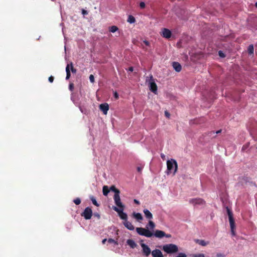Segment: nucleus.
<instances>
[{
  "label": "nucleus",
  "instance_id": "1",
  "mask_svg": "<svg viewBox=\"0 0 257 257\" xmlns=\"http://www.w3.org/2000/svg\"><path fill=\"white\" fill-rule=\"evenodd\" d=\"M155 224L151 220L146 225V237H151L155 236L157 238H162L164 237L169 238L170 234H166L165 232L160 230H155Z\"/></svg>",
  "mask_w": 257,
  "mask_h": 257
},
{
  "label": "nucleus",
  "instance_id": "2",
  "mask_svg": "<svg viewBox=\"0 0 257 257\" xmlns=\"http://www.w3.org/2000/svg\"><path fill=\"white\" fill-rule=\"evenodd\" d=\"M227 213L228 215L231 235L232 236H235L236 235V225L231 210H227Z\"/></svg>",
  "mask_w": 257,
  "mask_h": 257
},
{
  "label": "nucleus",
  "instance_id": "3",
  "mask_svg": "<svg viewBox=\"0 0 257 257\" xmlns=\"http://www.w3.org/2000/svg\"><path fill=\"white\" fill-rule=\"evenodd\" d=\"M168 174L173 173L174 175L178 169V165L176 160L171 159L167 162Z\"/></svg>",
  "mask_w": 257,
  "mask_h": 257
},
{
  "label": "nucleus",
  "instance_id": "4",
  "mask_svg": "<svg viewBox=\"0 0 257 257\" xmlns=\"http://www.w3.org/2000/svg\"><path fill=\"white\" fill-rule=\"evenodd\" d=\"M162 249L168 254L174 253L178 251V247L177 245L170 243L164 245Z\"/></svg>",
  "mask_w": 257,
  "mask_h": 257
},
{
  "label": "nucleus",
  "instance_id": "5",
  "mask_svg": "<svg viewBox=\"0 0 257 257\" xmlns=\"http://www.w3.org/2000/svg\"><path fill=\"white\" fill-rule=\"evenodd\" d=\"M149 88L151 91L154 94H157L158 87L154 79H151L149 81Z\"/></svg>",
  "mask_w": 257,
  "mask_h": 257
},
{
  "label": "nucleus",
  "instance_id": "6",
  "mask_svg": "<svg viewBox=\"0 0 257 257\" xmlns=\"http://www.w3.org/2000/svg\"><path fill=\"white\" fill-rule=\"evenodd\" d=\"M113 199L114 201L115 204L120 209H124V206L122 204L121 202L119 194H114L113 196Z\"/></svg>",
  "mask_w": 257,
  "mask_h": 257
},
{
  "label": "nucleus",
  "instance_id": "7",
  "mask_svg": "<svg viewBox=\"0 0 257 257\" xmlns=\"http://www.w3.org/2000/svg\"><path fill=\"white\" fill-rule=\"evenodd\" d=\"M190 203L194 204V207H198L197 205H202L205 204V201L201 198L193 199L190 201Z\"/></svg>",
  "mask_w": 257,
  "mask_h": 257
},
{
  "label": "nucleus",
  "instance_id": "8",
  "mask_svg": "<svg viewBox=\"0 0 257 257\" xmlns=\"http://www.w3.org/2000/svg\"><path fill=\"white\" fill-rule=\"evenodd\" d=\"M92 215V210H84L83 212L81 213V216H83L86 219H90Z\"/></svg>",
  "mask_w": 257,
  "mask_h": 257
},
{
  "label": "nucleus",
  "instance_id": "9",
  "mask_svg": "<svg viewBox=\"0 0 257 257\" xmlns=\"http://www.w3.org/2000/svg\"><path fill=\"white\" fill-rule=\"evenodd\" d=\"M172 33L170 30L166 28L162 29V36L165 38L169 39L171 37Z\"/></svg>",
  "mask_w": 257,
  "mask_h": 257
},
{
  "label": "nucleus",
  "instance_id": "10",
  "mask_svg": "<svg viewBox=\"0 0 257 257\" xmlns=\"http://www.w3.org/2000/svg\"><path fill=\"white\" fill-rule=\"evenodd\" d=\"M99 109L102 111L104 114H106L109 109V105L107 103H104L100 104Z\"/></svg>",
  "mask_w": 257,
  "mask_h": 257
},
{
  "label": "nucleus",
  "instance_id": "11",
  "mask_svg": "<svg viewBox=\"0 0 257 257\" xmlns=\"http://www.w3.org/2000/svg\"><path fill=\"white\" fill-rule=\"evenodd\" d=\"M115 210L118 213V216L121 219L124 220V221L127 220V215L125 213L123 212V210Z\"/></svg>",
  "mask_w": 257,
  "mask_h": 257
},
{
  "label": "nucleus",
  "instance_id": "12",
  "mask_svg": "<svg viewBox=\"0 0 257 257\" xmlns=\"http://www.w3.org/2000/svg\"><path fill=\"white\" fill-rule=\"evenodd\" d=\"M172 66L176 72H179L181 71L182 66L179 63L177 62H173L172 63Z\"/></svg>",
  "mask_w": 257,
  "mask_h": 257
},
{
  "label": "nucleus",
  "instance_id": "13",
  "mask_svg": "<svg viewBox=\"0 0 257 257\" xmlns=\"http://www.w3.org/2000/svg\"><path fill=\"white\" fill-rule=\"evenodd\" d=\"M152 255L153 257H164L161 251L158 249H156L152 251Z\"/></svg>",
  "mask_w": 257,
  "mask_h": 257
},
{
  "label": "nucleus",
  "instance_id": "14",
  "mask_svg": "<svg viewBox=\"0 0 257 257\" xmlns=\"http://www.w3.org/2000/svg\"><path fill=\"white\" fill-rule=\"evenodd\" d=\"M123 224L125 227L130 230H133L135 229V227L133 224L127 220L123 222Z\"/></svg>",
  "mask_w": 257,
  "mask_h": 257
},
{
  "label": "nucleus",
  "instance_id": "15",
  "mask_svg": "<svg viewBox=\"0 0 257 257\" xmlns=\"http://www.w3.org/2000/svg\"><path fill=\"white\" fill-rule=\"evenodd\" d=\"M126 242L127 244L132 248H134L137 246V244L133 239H128Z\"/></svg>",
  "mask_w": 257,
  "mask_h": 257
},
{
  "label": "nucleus",
  "instance_id": "16",
  "mask_svg": "<svg viewBox=\"0 0 257 257\" xmlns=\"http://www.w3.org/2000/svg\"><path fill=\"white\" fill-rule=\"evenodd\" d=\"M109 192H110V190L107 186L104 185L103 186L102 193H103V195L104 196H107V195Z\"/></svg>",
  "mask_w": 257,
  "mask_h": 257
},
{
  "label": "nucleus",
  "instance_id": "17",
  "mask_svg": "<svg viewBox=\"0 0 257 257\" xmlns=\"http://www.w3.org/2000/svg\"><path fill=\"white\" fill-rule=\"evenodd\" d=\"M195 242L196 243H198L199 245L203 246L207 245L209 243L208 242H206L204 240H200V239H196L195 240Z\"/></svg>",
  "mask_w": 257,
  "mask_h": 257
},
{
  "label": "nucleus",
  "instance_id": "18",
  "mask_svg": "<svg viewBox=\"0 0 257 257\" xmlns=\"http://www.w3.org/2000/svg\"><path fill=\"white\" fill-rule=\"evenodd\" d=\"M66 79L68 80L71 77L70 70L69 69V65H67L66 67Z\"/></svg>",
  "mask_w": 257,
  "mask_h": 257
},
{
  "label": "nucleus",
  "instance_id": "19",
  "mask_svg": "<svg viewBox=\"0 0 257 257\" xmlns=\"http://www.w3.org/2000/svg\"><path fill=\"white\" fill-rule=\"evenodd\" d=\"M109 189L110 191L114 192V194H120V191L117 189L114 185L111 186Z\"/></svg>",
  "mask_w": 257,
  "mask_h": 257
},
{
  "label": "nucleus",
  "instance_id": "20",
  "mask_svg": "<svg viewBox=\"0 0 257 257\" xmlns=\"http://www.w3.org/2000/svg\"><path fill=\"white\" fill-rule=\"evenodd\" d=\"M137 232L141 235H145V228L142 227H137Z\"/></svg>",
  "mask_w": 257,
  "mask_h": 257
},
{
  "label": "nucleus",
  "instance_id": "21",
  "mask_svg": "<svg viewBox=\"0 0 257 257\" xmlns=\"http://www.w3.org/2000/svg\"><path fill=\"white\" fill-rule=\"evenodd\" d=\"M136 21L135 18L132 15H129L127 20V22L130 24L134 23Z\"/></svg>",
  "mask_w": 257,
  "mask_h": 257
},
{
  "label": "nucleus",
  "instance_id": "22",
  "mask_svg": "<svg viewBox=\"0 0 257 257\" xmlns=\"http://www.w3.org/2000/svg\"><path fill=\"white\" fill-rule=\"evenodd\" d=\"M253 51H254L253 46L252 45H249V46L248 47V48H247V51H248V54L250 55L253 54Z\"/></svg>",
  "mask_w": 257,
  "mask_h": 257
},
{
  "label": "nucleus",
  "instance_id": "23",
  "mask_svg": "<svg viewBox=\"0 0 257 257\" xmlns=\"http://www.w3.org/2000/svg\"><path fill=\"white\" fill-rule=\"evenodd\" d=\"M67 65H69V69L73 73H76V69L74 68L72 62H70L69 64Z\"/></svg>",
  "mask_w": 257,
  "mask_h": 257
},
{
  "label": "nucleus",
  "instance_id": "24",
  "mask_svg": "<svg viewBox=\"0 0 257 257\" xmlns=\"http://www.w3.org/2000/svg\"><path fill=\"white\" fill-rule=\"evenodd\" d=\"M118 30V28L115 26H112L109 28V31L114 33Z\"/></svg>",
  "mask_w": 257,
  "mask_h": 257
},
{
  "label": "nucleus",
  "instance_id": "25",
  "mask_svg": "<svg viewBox=\"0 0 257 257\" xmlns=\"http://www.w3.org/2000/svg\"><path fill=\"white\" fill-rule=\"evenodd\" d=\"M153 216L152 213L149 211V210H146V217L149 219H151Z\"/></svg>",
  "mask_w": 257,
  "mask_h": 257
},
{
  "label": "nucleus",
  "instance_id": "26",
  "mask_svg": "<svg viewBox=\"0 0 257 257\" xmlns=\"http://www.w3.org/2000/svg\"><path fill=\"white\" fill-rule=\"evenodd\" d=\"M90 199L92 202V203L95 205L96 207H98L99 206V204L97 203L95 198L93 197V196H91L90 197Z\"/></svg>",
  "mask_w": 257,
  "mask_h": 257
},
{
  "label": "nucleus",
  "instance_id": "27",
  "mask_svg": "<svg viewBox=\"0 0 257 257\" xmlns=\"http://www.w3.org/2000/svg\"><path fill=\"white\" fill-rule=\"evenodd\" d=\"M134 215L135 218H136L138 220L143 219V217L140 213H134Z\"/></svg>",
  "mask_w": 257,
  "mask_h": 257
},
{
  "label": "nucleus",
  "instance_id": "28",
  "mask_svg": "<svg viewBox=\"0 0 257 257\" xmlns=\"http://www.w3.org/2000/svg\"><path fill=\"white\" fill-rule=\"evenodd\" d=\"M108 242L109 243H114V244H118V243H117V241H115V240H114L112 238H109L108 240H107Z\"/></svg>",
  "mask_w": 257,
  "mask_h": 257
},
{
  "label": "nucleus",
  "instance_id": "29",
  "mask_svg": "<svg viewBox=\"0 0 257 257\" xmlns=\"http://www.w3.org/2000/svg\"><path fill=\"white\" fill-rule=\"evenodd\" d=\"M140 244L142 247V251L144 253H145V243L143 240L140 241Z\"/></svg>",
  "mask_w": 257,
  "mask_h": 257
},
{
  "label": "nucleus",
  "instance_id": "30",
  "mask_svg": "<svg viewBox=\"0 0 257 257\" xmlns=\"http://www.w3.org/2000/svg\"><path fill=\"white\" fill-rule=\"evenodd\" d=\"M73 202L76 205H79L81 203V200L79 198H77L73 200Z\"/></svg>",
  "mask_w": 257,
  "mask_h": 257
},
{
  "label": "nucleus",
  "instance_id": "31",
  "mask_svg": "<svg viewBox=\"0 0 257 257\" xmlns=\"http://www.w3.org/2000/svg\"><path fill=\"white\" fill-rule=\"evenodd\" d=\"M151 253L150 248L146 245V255H149Z\"/></svg>",
  "mask_w": 257,
  "mask_h": 257
},
{
  "label": "nucleus",
  "instance_id": "32",
  "mask_svg": "<svg viewBox=\"0 0 257 257\" xmlns=\"http://www.w3.org/2000/svg\"><path fill=\"white\" fill-rule=\"evenodd\" d=\"M192 257H205L203 253H196L193 255Z\"/></svg>",
  "mask_w": 257,
  "mask_h": 257
},
{
  "label": "nucleus",
  "instance_id": "33",
  "mask_svg": "<svg viewBox=\"0 0 257 257\" xmlns=\"http://www.w3.org/2000/svg\"><path fill=\"white\" fill-rule=\"evenodd\" d=\"M74 84L73 83H70L69 85V89L71 91H73L74 90Z\"/></svg>",
  "mask_w": 257,
  "mask_h": 257
},
{
  "label": "nucleus",
  "instance_id": "34",
  "mask_svg": "<svg viewBox=\"0 0 257 257\" xmlns=\"http://www.w3.org/2000/svg\"><path fill=\"white\" fill-rule=\"evenodd\" d=\"M218 55L221 58H224L225 57V55L222 51H219Z\"/></svg>",
  "mask_w": 257,
  "mask_h": 257
},
{
  "label": "nucleus",
  "instance_id": "35",
  "mask_svg": "<svg viewBox=\"0 0 257 257\" xmlns=\"http://www.w3.org/2000/svg\"><path fill=\"white\" fill-rule=\"evenodd\" d=\"M89 80L91 83H93L94 82V77L93 75L91 74L90 75Z\"/></svg>",
  "mask_w": 257,
  "mask_h": 257
},
{
  "label": "nucleus",
  "instance_id": "36",
  "mask_svg": "<svg viewBox=\"0 0 257 257\" xmlns=\"http://www.w3.org/2000/svg\"><path fill=\"white\" fill-rule=\"evenodd\" d=\"M176 257H187L184 253H179Z\"/></svg>",
  "mask_w": 257,
  "mask_h": 257
},
{
  "label": "nucleus",
  "instance_id": "37",
  "mask_svg": "<svg viewBox=\"0 0 257 257\" xmlns=\"http://www.w3.org/2000/svg\"><path fill=\"white\" fill-rule=\"evenodd\" d=\"M113 96L115 99H117L118 98V97H119L118 94L117 93L116 91H115L113 93Z\"/></svg>",
  "mask_w": 257,
  "mask_h": 257
},
{
  "label": "nucleus",
  "instance_id": "38",
  "mask_svg": "<svg viewBox=\"0 0 257 257\" xmlns=\"http://www.w3.org/2000/svg\"><path fill=\"white\" fill-rule=\"evenodd\" d=\"M48 80L50 82L52 83L54 81V77L52 76H50Z\"/></svg>",
  "mask_w": 257,
  "mask_h": 257
},
{
  "label": "nucleus",
  "instance_id": "39",
  "mask_svg": "<svg viewBox=\"0 0 257 257\" xmlns=\"http://www.w3.org/2000/svg\"><path fill=\"white\" fill-rule=\"evenodd\" d=\"M140 7H141L142 9H144V8H145V2H142L140 3Z\"/></svg>",
  "mask_w": 257,
  "mask_h": 257
},
{
  "label": "nucleus",
  "instance_id": "40",
  "mask_svg": "<svg viewBox=\"0 0 257 257\" xmlns=\"http://www.w3.org/2000/svg\"><path fill=\"white\" fill-rule=\"evenodd\" d=\"M82 14L83 15H86L88 14V12L86 11V10H85L84 9H82Z\"/></svg>",
  "mask_w": 257,
  "mask_h": 257
},
{
  "label": "nucleus",
  "instance_id": "41",
  "mask_svg": "<svg viewBox=\"0 0 257 257\" xmlns=\"http://www.w3.org/2000/svg\"><path fill=\"white\" fill-rule=\"evenodd\" d=\"M143 167H137V171L138 172H141L143 170Z\"/></svg>",
  "mask_w": 257,
  "mask_h": 257
},
{
  "label": "nucleus",
  "instance_id": "42",
  "mask_svg": "<svg viewBox=\"0 0 257 257\" xmlns=\"http://www.w3.org/2000/svg\"><path fill=\"white\" fill-rule=\"evenodd\" d=\"M165 116H166V117H169V116H170V113H169L168 111H166L165 112Z\"/></svg>",
  "mask_w": 257,
  "mask_h": 257
},
{
  "label": "nucleus",
  "instance_id": "43",
  "mask_svg": "<svg viewBox=\"0 0 257 257\" xmlns=\"http://www.w3.org/2000/svg\"><path fill=\"white\" fill-rule=\"evenodd\" d=\"M134 202L135 203V204H140V202L138 200H137V199H134Z\"/></svg>",
  "mask_w": 257,
  "mask_h": 257
},
{
  "label": "nucleus",
  "instance_id": "44",
  "mask_svg": "<svg viewBox=\"0 0 257 257\" xmlns=\"http://www.w3.org/2000/svg\"><path fill=\"white\" fill-rule=\"evenodd\" d=\"M247 147H248L247 145H243L242 148V150H245L247 148Z\"/></svg>",
  "mask_w": 257,
  "mask_h": 257
},
{
  "label": "nucleus",
  "instance_id": "45",
  "mask_svg": "<svg viewBox=\"0 0 257 257\" xmlns=\"http://www.w3.org/2000/svg\"><path fill=\"white\" fill-rule=\"evenodd\" d=\"M133 70H134V68L133 67H130L129 68H128V71H130V72H133Z\"/></svg>",
  "mask_w": 257,
  "mask_h": 257
},
{
  "label": "nucleus",
  "instance_id": "46",
  "mask_svg": "<svg viewBox=\"0 0 257 257\" xmlns=\"http://www.w3.org/2000/svg\"><path fill=\"white\" fill-rule=\"evenodd\" d=\"M106 241H107V239L104 238V239H103L102 240V243L103 244H105V242H106Z\"/></svg>",
  "mask_w": 257,
  "mask_h": 257
},
{
  "label": "nucleus",
  "instance_id": "47",
  "mask_svg": "<svg viewBox=\"0 0 257 257\" xmlns=\"http://www.w3.org/2000/svg\"><path fill=\"white\" fill-rule=\"evenodd\" d=\"M94 215L97 216L98 218H99L100 217L99 215L97 213H94Z\"/></svg>",
  "mask_w": 257,
  "mask_h": 257
},
{
  "label": "nucleus",
  "instance_id": "48",
  "mask_svg": "<svg viewBox=\"0 0 257 257\" xmlns=\"http://www.w3.org/2000/svg\"><path fill=\"white\" fill-rule=\"evenodd\" d=\"M221 132V130H218L215 132L216 134H218Z\"/></svg>",
  "mask_w": 257,
  "mask_h": 257
},
{
  "label": "nucleus",
  "instance_id": "49",
  "mask_svg": "<svg viewBox=\"0 0 257 257\" xmlns=\"http://www.w3.org/2000/svg\"><path fill=\"white\" fill-rule=\"evenodd\" d=\"M149 45V42L148 41H146V46H148Z\"/></svg>",
  "mask_w": 257,
  "mask_h": 257
},
{
  "label": "nucleus",
  "instance_id": "50",
  "mask_svg": "<svg viewBox=\"0 0 257 257\" xmlns=\"http://www.w3.org/2000/svg\"><path fill=\"white\" fill-rule=\"evenodd\" d=\"M113 209H118V208L116 207H115V206H113Z\"/></svg>",
  "mask_w": 257,
  "mask_h": 257
},
{
  "label": "nucleus",
  "instance_id": "51",
  "mask_svg": "<svg viewBox=\"0 0 257 257\" xmlns=\"http://www.w3.org/2000/svg\"><path fill=\"white\" fill-rule=\"evenodd\" d=\"M255 6L257 8V2L255 4Z\"/></svg>",
  "mask_w": 257,
  "mask_h": 257
},
{
  "label": "nucleus",
  "instance_id": "52",
  "mask_svg": "<svg viewBox=\"0 0 257 257\" xmlns=\"http://www.w3.org/2000/svg\"><path fill=\"white\" fill-rule=\"evenodd\" d=\"M86 209H90L89 207H87L86 208Z\"/></svg>",
  "mask_w": 257,
  "mask_h": 257
},
{
  "label": "nucleus",
  "instance_id": "53",
  "mask_svg": "<svg viewBox=\"0 0 257 257\" xmlns=\"http://www.w3.org/2000/svg\"><path fill=\"white\" fill-rule=\"evenodd\" d=\"M225 209H229V208H228V207H226L225 208Z\"/></svg>",
  "mask_w": 257,
  "mask_h": 257
},
{
  "label": "nucleus",
  "instance_id": "54",
  "mask_svg": "<svg viewBox=\"0 0 257 257\" xmlns=\"http://www.w3.org/2000/svg\"><path fill=\"white\" fill-rule=\"evenodd\" d=\"M211 133L214 134V132H212Z\"/></svg>",
  "mask_w": 257,
  "mask_h": 257
},
{
  "label": "nucleus",
  "instance_id": "55",
  "mask_svg": "<svg viewBox=\"0 0 257 257\" xmlns=\"http://www.w3.org/2000/svg\"><path fill=\"white\" fill-rule=\"evenodd\" d=\"M256 149H257V146H256Z\"/></svg>",
  "mask_w": 257,
  "mask_h": 257
}]
</instances>
